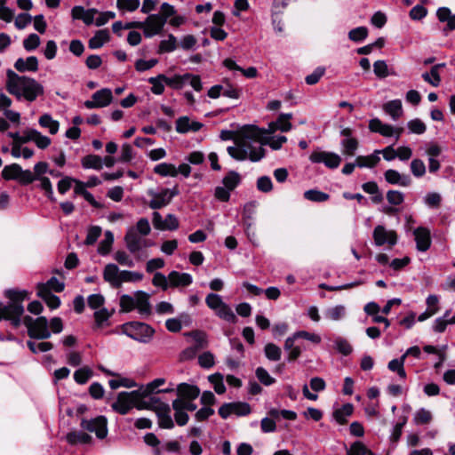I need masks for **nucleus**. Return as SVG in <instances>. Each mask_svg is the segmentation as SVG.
I'll return each mask as SVG.
<instances>
[{
	"mask_svg": "<svg viewBox=\"0 0 455 455\" xmlns=\"http://www.w3.org/2000/svg\"><path fill=\"white\" fill-rule=\"evenodd\" d=\"M103 278L115 288L121 286V271L116 264L109 263L106 265L103 270Z\"/></svg>",
	"mask_w": 455,
	"mask_h": 455,
	"instance_id": "obj_18",
	"label": "nucleus"
},
{
	"mask_svg": "<svg viewBox=\"0 0 455 455\" xmlns=\"http://www.w3.org/2000/svg\"><path fill=\"white\" fill-rule=\"evenodd\" d=\"M4 295L9 302L4 305L0 301V322L9 321L12 328L18 329L25 311L23 301L29 299L30 293L26 290L7 289Z\"/></svg>",
	"mask_w": 455,
	"mask_h": 455,
	"instance_id": "obj_2",
	"label": "nucleus"
},
{
	"mask_svg": "<svg viewBox=\"0 0 455 455\" xmlns=\"http://www.w3.org/2000/svg\"><path fill=\"white\" fill-rule=\"evenodd\" d=\"M110 40V35L108 29L96 31L94 36L89 39L88 47L92 50L101 48L104 44Z\"/></svg>",
	"mask_w": 455,
	"mask_h": 455,
	"instance_id": "obj_22",
	"label": "nucleus"
},
{
	"mask_svg": "<svg viewBox=\"0 0 455 455\" xmlns=\"http://www.w3.org/2000/svg\"><path fill=\"white\" fill-rule=\"evenodd\" d=\"M256 187L262 193H269L273 189V182L268 176H261L257 180Z\"/></svg>",
	"mask_w": 455,
	"mask_h": 455,
	"instance_id": "obj_61",
	"label": "nucleus"
},
{
	"mask_svg": "<svg viewBox=\"0 0 455 455\" xmlns=\"http://www.w3.org/2000/svg\"><path fill=\"white\" fill-rule=\"evenodd\" d=\"M135 308L142 315H150L152 314V307L149 302V294L143 291H137L134 293Z\"/></svg>",
	"mask_w": 455,
	"mask_h": 455,
	"instance_id": "obj_16",
	"label": "nucleus"
},
{
	"mask_svg": "<svg viewBox=\"0 0 455 455\" xmlns=\"http://www.w3.org/2000/svg\"><path fill=\"white\" fill-rule=\"evenodd\" d=\"M293 345H288L286 348L290 349L289 355H288V360L289 361H294L296 360L299 355L301 354V351L303 349H306V346L304 345L303 341H292Z\"/></svg>",
	"mask_w": 455,
	"mask_h": 455,
	"instance_id": "obj_52",
	"label": "nucleus"
},
{
	"mask_svg": "<svg viewBox=\"0 0 455 455\" xmlns=\"http://www.w3.org/2000/svg\"><path fill=\"white\" fill-rule=\"evenodd\" d=\"M372 237L376 246L387 244L388 247H393L398 241L397 233L395 230L387 229L382 225H378L374 228Z\"/></svg>",
	"mask_w": 455,
	"mask_h": 455,
	"instance_id": "obj_8",
	"label": "nucleus"
},
{
	"mask_svg": "<svg viewBox=\"0 0 455 455\" xmlns=\"http://www.w3.org/2000/svg\"><path fill=\"white\" fill-rule=\"evenodd\" d=\"M251 411V406L245 402H233V413L236 416H246Z\"/></svg>",
	"mask_w": 455,
	"mask_h": 455,
	"instance_id": "obj_63",
	"label": "nucleus"
},
{
	"mask_svg": "<svg viewBox=\"0 0 455 455\" xmlns=\"http://www.w3.org/2000/svg\"><path fill=\"white\" fill-rule=\"evenodd\" d=\"M215 314L218 317L228 323H235L237 322L236 315L231 307L225 302L217 311H215Z\"/></svg>",
	"mask_w": 455,
	"mask_h": 455,
	"instance_id": "obj_37",
	"label": "nucleus"
},
{
	"mask_svg": "<svg viewBox=\"0 0 455 455\" xmlns=\"http://www.w3.org/2000/svg\"><path fill=\"white\" fill-rule=\"evenodd\" d=\"M43 287L48 291H54L55 292H62L65 289V284L60 282L57 277L52 276L46 283H38L36 285V291H43Z\"/></svg>",
	"mask_w": 455,
	"mask_h": 455,
	"instance_id": "obj_32",
	"label": "nucleus"
},
{
	"mask_svg": "<svg viewBox=\"0 0 455 455\" xmlns=\"http://www.w3.org/2000/svg\"><path fill=\"white\" fill-rule=\"evenodd\" d=\"M92 375V370L88 366H84L74 372V379L77 384L84 385L89 381Z\"/></svg>",
	"mask_w": 455,
	"mask_h": 455,
	"instance_id": "obj_42",
	"label": "nucleus"
},
{
	"mask_svg": "<svg viewBox=\"0 0 455 455\" xmlns=\"http://www.w3.org/2000/svg\"><path fill=\"white\" fill-rule=\"evenodd\" d=\"M6 76V91L18 100L24 98L26 100L32 102L38 96L44 94L43 85L32 77L20 76L12 69L7 70Z\"/></svg>",
	"mask_w": 455,
	"mask_h": 455,
	"instance_id": "obj_1",
	"label": "nucleus"
},
{
	"mask_svg": "<svg viewBox=\"0 0 455 455\" xmlns=\"http://www.w3.org/2000/svg\"><path fill=\"white\" fill-rule=\"evenodd\" d=\"M425 204L430 208H439L442 203V196L439 193H427L424 197Z\"/></svg>",
	"mask_w": 455,
	"mask_h": 455,
	"instance_id": "obj_60",
	"label": "nucleus"
},
{
	"mask_svg": "<svg viewBox=\"0 0 455 455\" xmlns=\"http://www.w3.org/2000/svg\"><path fill=\"white\" fill-rule=\"evenodd\" d=\"M154 172L162 177H176L178 175L176 166L169 163H161L156 164L154 168Z\"/></svg>",
	"mask_w": 455,
	"mask_h": 455,
	"instance_id": "obj_35",
	"label": "nucleus"
},
{
	"mask_svg": "<svg viewBox=\"0 0 455 455\" xmlns=\"http://www.w3.org/2000/svg\"><path fill=\"white\" fill-rule=\"evenodd\" d=\"M138 397H140L138 392H120L117 395L116 401L112 404V409L121 415H126L132 407H135Z\"/></svg>",
	"mask_w": 455,
	"mask_h": 455,
	"instance_id": "obj_7",
	"label": "nucleus"
},
{
	"mask_svg": "<svg viewBox=\"0 0 455 455\" xmlns=\"http://www.w3.org/2000/svg\"><path fill=\"white\" fill-rule=\"evenodd\" d=\"M114 310L109 312L107 308L102 307L99 310L95 311L93 314L95 325L97 328H100L107 323V325H109L108 323V319L112 316Z\"/></svg>",
	"mask_w": 455,
	"mask_h": 455,
	"instance_id": "obj_44",
	"label": "nucleus"
},
{
	"mask_svg": "<svg viewBox=\"0 0 455 455\" xmlns=\"http://www.w3.org/2000/svg\"><path fill=\"white\" fill-rule=\"evenodd\" d=\"M241 175L235 171H229L222 179V184L228 190H235L241 183Z\"/></svg>",
	"mask_w": 455,
	"mask_h": 455,
	"instance_id": "obj_30",
	"label": "nucleus"
},
{
	"mask_svg": "<svg viewBox=\"0 0 455 455\" xmlns=\"http://www.w3.org/2000/svg\"><path fill=\"white\" fill-rule=\"evenodd\" d=\"M124 242L128 251L131 253H137L141 249V243L144 246H149L151 243L147 239H141L134 228H130L124 235Z\"/></svg>",
	"mask_w": 455,
	"mask_h": 455,
	"instance_id": "obj_13",
	"label": "nucleus"
},
{
	"mask_svg": "<svg viewBox=\"0 0 455 455\" xmlns=\"http://www.w3.org/2000/svg\"><path fill=\"white\" fill-rule=\"evenodd\" d=\"M49 170V164L46 162H38L34 166V172H32V180L29 181V185L32 184L37 179L44 177V174L47 173Z\"/></svg>",
	"mask_w": 455,
	"mask_h": 455,
	"instance_id": "obj_53",
	"label": "nucleus"
},
{
	"mask_svg": "<svg viewBox=\"0 0 455 455\" xmlns=\"http://www.w3.org/2000/svg\"><path fill=\"white\" fill-rule=\"evenodd\" d=\"M306 199L313 202H325L329 199V195L319 190L310 189L304 193Z\"/></svg>",
	"mask_w": 455,
	"mask_h": 455,
	"instance_id": "obj_58",
	"label": "nucleus"
},
{
	"mask_svg": "<svg viewBox=\"0 0 455 455\" xmlns=\"http://www.w3.org/2000/svg\"><path fill=\"white\" fill-rule=\"evenodd\" d=\"M346 314V308L342 305H337L335 307L327 308L324 312V315L327 318L332 321H339L342 317H344Z\"/></svg>",
	"mask_w": 455,
	"mask_h": 455,
	"instance_id": "obj_49",
	"label": "nucleus"
},
{
	"mask_svg": "<svg viewBox=\"0 0 455 455\" xmlns=\"http://www.w3.org/2000/svg\"><path fill=\"white\" fill-rule=\"evenodd\" d=\"M155 412L158 418V425L161 428L172 429L174 427V422L171 417V407L168 403H161Z\"/></svg>",
	"mask_w": 455,
	"mask_h": 455,
	"instance_id": "obj_15",
	"label": "nucleus"
},
{
	"mask_svg": "<svg viewBox=\"0 0 455 455\" xmlns=\"http://www.w3.org/2000/svg\"><path fill=\"white\" fill-rule=\"evenodd\" d=\"M81 163L84 169H94L97 171L102 169V158L98 155H87L82 158Z\"/></svg>",
	"mask_w": 455,
	"mask_h": 455,
	"instance_id": "obj_34",
	"label": "nucleus"
},
{
	"mask_svg": "<svg viewBox=\"0 0 455 455\" xmlns=\"http://www.w3.org/2000/svg\"><path fill=\"white\" fill-rule=\"evenodd\" d=\"M172 407L174 411V419L178 426L183 427L188 424L189 416L180 405V400H173Z\"/></svg>",
	"mask_w": 455,
	"mask_h": 455,
	"instance_id": "obj_29",
	"label": "nucleus"
},
{
	"mask_svg": "<svg viewBox=\"0 0 455 455\" xmlns=\"http://www.w3.org/2000/svg\"><path fill=\"white\" fill-rule=\"evenodd\" d=\"M208 380L213 385L214 391L218 395H222L226 392V387L223 382V375L216 372L208 377Z\"/></svg>",
	"mask_w": 455,
	"mask_h": 455,
	"instance_id": "obj_47",
	"label": "nucleus"
},
{
	"mask_svg": "<svg viewBox=\"0 0 455 455\" xmlns=\"http://www.w3.org/2000/svg\"><path fill=\"white\" fill-rule=\"evenodd\" d=\"M347 455H374L372 451H369L366 446L361 442L354 443L350 449L347 451Z\"/></svg>",
	"mask_w": 455,
	"mask_h": 455,
	"instance_id": "obj_56",
	"label": "nucleus"
},
{
	"mask_svg": "<svg viewBox=\"0 0 455 455\" xmlns=\"http://www.w3.org/2000/svg\"><path fill=\"white\" fill-rule=\"evenodd\" d=\"M175 392L177 395V398L175 400L181 401L196 400L201 394L198 386L187 382L178 384Z\"/></svg>",
	"mask_w": 455,
	"mask_h": 455,
	"instance_id": "obj_12",
	"label": "nucleus"
},
{
	"mask_svg": "<svg viewBox=\"0 0 455 455\" xmlns=\"http://www.w3.org/2000/svg\"><path fill=\"white\" fill-rule=\"evenodd\" d=\"M284 132V113H280L275 121L268 124L267 129L254 124H247L241 128L240 135L243 139L251 140L261 145L269 143L270 137L276 131Z\"/></svg>",
	"mask_w": 455,
	"mask_h": 455,
	"instance_id": "obj_3",
	"label": "nucleus"
},
{
	"mask_svg": "<svg viewBox=\"0 0 455 455\" xmlns=\"http://www.w3.org/2000/svg\"><path fill=\"white\" fill-rule=\"evenodd\" d=\"M384 176L386 181L392 185L408 187L411 184L410 177L399 173L396 170L389 169L385 172Z\"/></svg>",
	"mask_w": 455,
	"mask_h": 455,
	"instance_id": "obj_21",
	"label": "nucleus"
},
{
	"mask_svg": "<svg viewBox=\"0 0 455 455\" xmlns=\"http://www.w3.org/2000/svg\"><path fill=\"white\" fill-rule=\"evenodd\" d=\"M38 122L42 127L48 128L51 134H56L59 131V122L53 120L49 114L42 115Z\"/></svg>",
	"mask_w": 455,
	"mask_h": 455,
	"instance_id": "obj_41",
	"label": "nucleus"
},
{
	"mask_svg": "<svg viewBox=\"0 0 455 455\" xmlns=\"http://www.w3.org/2000/svg\"><path fill=\"white\" fill-rule=\"evenodd\" d=\"M188 73L184 75L176 74L172 77L164 75L162 78L164 80V84L173 90H181L187 81L189 80Z\"/></svg>",
	"mask_w": 455,
	"mask_h": 455,
	"instance_id": "obj_25",
	"label": "nucleus"
},
{
	"mask_svg": "<svg viewBox=\"0 0 455 455\" xmlns=\"http://www.w3.org/2000/svg\"><path fill=\"white\" fill-rule=\"evenodd\" d=\"M256 377L265 386H270L275 383V379L272 378L267 371L263 367H258L255 371Z\"/></svg>",
	"mask_w": 455,
	"mask_h": 455,
	"instance_id": "obj_64",
	"label": "nucleus"
},
{
	"mask_svg": "<svg viewBox=\"0 0 455 455\" xmlns=\"http://www.w3.org/2000/svg\"><path fill=\"white\" fill-rule=\"evenodd\" d=\"M417 249L420 251H426L431 245V236L428 228L424 227L417 228L414 232Z\"/></svg>",
	"mask_w": 455,
	"mask_h": 455,
	"instance_id": "obj_17",
	"label": "nucleus"
},
{
	"mask_svg": "<svg viewBox=\"0 0 455 455\" xmlns=\"http://www.w3.org/2000/svg\"><path fill=\"white\" fill-rule=\"evenodd\" d=\"M380 161L379 156L375 152L370 156H359L355 158L356 165L360 168H372Z\"/></svg>",
	"mask_w": 455,
	"mask_h": 455,
	"instance_id": "obj_36",
	"label": "nucleus"
},
{
	"mask_svg": "<svg viewBox=\"0 0 455 455\" xmlns=\"http://www.w3.org/2000/svg\"><path fill=\"white\" fill-rule=\"evenodd\" d=\"M359 147V141L355 138H344L341 140V151L344 156H354Z\"/></svg>",
	"mask_w": 455,
	"mask_h": 455,
	"instance_id": "obj_33",
	"label": "nucleus"
},
{
	"mask_svg": "<svg viewBox=\"0 0 455 455\" xmlns=\"http://www.w3.org/2000/svg\"><path fill=\"white\" fill-rule=\"evenodd\" d=\"M309 159L313 163H323L331 169L337 168L341 162V158L338 154L326 151H314L310 155Z\"/></svg>",
	"mask_w": 455,
	"mask_h": 455,
	"instance_id": "obj_11",
	"label": "nucleus"
},
{
	"mask_svg": "<svg viewBox=\"0 0 455 455\" xmlns=\"http://www.w3.org/2000/svg\"><path fill=\"white\" fill-rule=\"evenodd\" d=\"M28 336L31 339L44 340L48 339L52 336V332L49 329V321L45 316L36 317V322L34 323L32 328H29Z\"/></svg>",
	"mask_w": 455,
	"mask_h": 455,
	"instance_id": "obj_9",
	"label": "nucleus"
},
{
	"mask_svg": "<svg viewBox=\"0 0 455 455\" xmlns=\"http://www.w3.org/2000/svg\"><path fill=\"white\" fill-rule=\"evenodd\" d=\"M353 410L354 407L351 403H346L333 412V417L337 422L343 425L347 422V418L352 415Z\"/></svg>",
	"mask_w": 455,
	"mask_h": 455,
	"instance_id": "obj_40",
	"label": "nucleus"
},
{
	"mask_svg": "<svg viewBox=\"0 0 455 455\" xmlns=\"http://www.w3.org/2000/svg\"><path fill=\"white\" fill-rule=\"evenodd\" d=\"M80 427L83 430L94 433L98 439H105L108 436V419L106 416L100 415L94 419H81Z\"/></svg>",
	"mask_w": 455,
	"mask_h": 455,
	"instance_id": "obj_6",
	"label": "nucleus"
},
{
	"mask_svg": "<svg viewBox=\"0 0 455 455\" xmlns=\"http://www.w3.org/2000/svg\"><path fill=\"white\" fill-rule=\"evenodd\" d=\"M169 192L170 188H163L159 193H156L152 189L148 190V195L153 196V199L148 203L149 208L158 210L168 205L171 203L168 197Z\"/></svg>",
	"mask_w": 455,
	"mask_h": 455,
	"instance_id": "obj_14",
	"label": "nucleus"
},
{
	"mask_svg": "<svg viewBox=\"0 0 455 455\" xmlns=\"http://www.w3.org/2000/svg\"><path fill=\"white\" fill-rule=\"evenodd\" d=\"M4 180H17L21 186L29 185L32 180V172L30 170H23L22 167L16 163L5 165L1 172Z\"/></svg>",
	"mask_w": 455,
	"mask_h": 455,
	"instance_id": "obj_5",
	"label": "nucleus"
},
{
	"mask_svg": "<svg viewBox=\"0 0 455 455\" xmlns=\"http://www.w3.org/2000/svg\"><path fill=\"white\" fill-rule=\"evenodd\" d=\"M383 110L394 120H397L403 116V106L400 100H390L383 105Z\"/></svg>",
	"mask_w": 455,
	"mask_h": 455,
	"instance_id": "obj_26",
	"label": "nucleus"
},
{
	"mask_svg": "<svg viewBox=\"0 0 455 455\" xmlns=\"http://www.w3.org/2000/svg\"><path fill=\"white\" fill-rule=\"evenodd\" d=\"M406 358V355H403L399 359H393L388 363V369L392 371L397 372L400 378L405 379L406 372L404 370V361Z\"/></svg>",
	"mask_w": 455,
	"mask_h": 455,
	"instance_id": "obj_43",
	"label": "nucleus"
},
{
	"mask_svg": "<svg viewBox=\"0 0 455 455\" xmlns=\"http://www.w3.org/2000/svg\"><path fill=\"white\" fill-rule=\"evenodd\" d=\"M40 45V37L38 35L32 33L23 40V47L27 52H33Z\"/></svg>",
	"mask_w": 455,
	"mask_h": 455,
	"instance_id": "obj_55",
	"label": "nucleus"
},
{
	"mask_svg": "<svg viewBox=\"0 0 455 455\" xmlns=\"http://www.w3.org/2000/svg\"><path fill=\"white\" fill-rule=\"evenodd\" d=\"M102 229L99 226H91L88 228L84 244L87 246L93 245L100 236Z\"/></svg>",
	"mask_w": 455,
	"mask_h": 455,
	"instance_id": "obj_50",
	"label": "nucleus"
},
{
	"mask_svg": "<svg viewBox=\"0 0 455 455\" xmlns=\"http://www.w3.org/2000/svg\"><path fill=\"white\" fill-rule=\"evenodd\" d=\"M113 243L114 235L111 231L108 230L105 232V238L99 244L98 252L103 256L109 254Z\"/></svg>",
	"mask_w": 455,
	"mask_h": 455,
	"instance_id": "obj_39",
	"label": "nucleus"
},
{
	"mask_svg": "<svg viewBox=\"0 0 455 455\" xmlns=\"http://www.w3.org/2000/svg\"><path fill=\"white\" fill-rule=\"evenodd\" d=\"M205 303L209 308L217 311L224 304V301L219 294L209 293L206 296Z\"/></svg>",
	"mask_w": 455,
	"mask_h": 455,
	"instance_id": "obj_59",
	"label": "nucleus"
},
{
	"mask_svg": "<svg viewBox=\"0 0 455 455\" xmlns=\"http://www.w3.org/2000/svg\"><path fill=\"white\" fill-rule=\"evenodd\" d=\"M177 38L172 35H168V39L162 40L159 44L157 53L163 54L165 52H172L177 49Z\"/></svg>",
	"mask_w": 455,
	"mask_h": 455,
	"instance_id": "obj_38",
	"label": "nucleus"
},
{
	"mask_svg": "<svg viewBox=\"0 0 455 455\" xmlns=\"http://www.w3.org/2000/svg\"><path fill=\"white\" fill-rule=\"evenodd\" d=\"M120 328L122 333L141 343H148L156 332L149 324L138 321L124 323Z\"/></svg>",
	"mask_w": 455,
	"mask_h": 455,
	"instance_id": "obj_4",
	"label": "nucleus"
},
{
	"mask_svg": "<svg viewBox=\"0 0 455 455\" xmlns=\"http://www.w3.org/2000/svg\"><path fill=\"white\" fill-rule=\"evenodd\" d=\"M422 78L426 83L431 84L434 87H438L441 84L440 73L436 70V68H431L429 73H423Z\"/></svg>",
	"mask_w": 455,
	"mask_h": 455,
	"instance_id": "obj_51",
	"label": "nucleus"
},
{
	"mask_svg": "<svg viewBox=\"0 0 455 455\" xmlns=\"http://www.w3.org/2000/svg\"><path fill=\"white\" fill-rule=\"evenodd\" d=\"M436 16L441 22H447L450 30L455 29V14H452L447 7H441L436 12Z\"/></svg>",
	"mask_w": 455,
	"mask_h": 455,
	"instance_id": "obj_31",
	"label": "nucleus"
},
{
	"mask_svg": "<svg viewBox=\"0 0 455 455\" xmlns=\"http://www.w3.org/2000/svg\"><path fill=\"white\" fill-rule=\"evenodd\" d=\"M368 29L365 27H358L349 31L348 37L354 42L363 41L367 37Z\"/></svg>",
	"mask_w": 455,
	"mask_h": 455,
	"instance_id": "obj_62",
	"label": "nucleus"
},
{
	"mask_svg": "<svg viewBox=\"0 0 455 455\" xmlns=\"http://www.w3.org/2000/svg\"><path fill=\"white\" fill-rule=\"evenodd\" d=\"M66 441L68 444H91L93 442L92 436L84 431L73 430L66 435Z\"/></svg>",
	"mask_w": 455,
	"mask_h": 455,
	"instance_id": "obj_19",
	"label": "nucleus"
},
{
	"mask_svg": "<svg viewBox=\"0 0 455 455\" xmlns=\"http://www.w3.org/2000/svg\"><path fill=\"white\" fill-rule=\"evenodd\" d=\"M121 312L129 313L135 308V299L128 294L120 297Z\"/></svg>",
	"mask_w": 455,
	"mask_h": 455,
	"instance_id": "obj_54",
	"label": "nucleus"
},
{
	"mask_svg": "<svg viewBox=\"0 0 455 455\" xmlns=\"http://www.w3.org/2000/svg\"><path fill=\"white\" fill-rule=\"evenodd\" d=\"M92 99L94 100L96 103L101 104L100 108H105L113 100L112 91L108 88L100 89L92 94Z\"/></svg>",
	"mask_w": 455,
	"mask_h": 455,
	"instance_id": "obj_27",
	"label": "nucleus"
},
{
	"mask_svg": "<svg viewBox=\"0 0 455 455\" xmlns=\"http://www.w3.org/2000/svg\"><path fill=\"white\" fill-rule=\"evenodd\" d=\"M411 172L416 178L423 177L426 173V166L422 160L416 158L411 162Z\"/></svg>",
	"mask_w": 455,
	"mask_h": 455,
	"instance_id": "obj_57",
	"label": "nucleus"
},
{
	"mask_svg": "<svg viewBox=\"0 0 455 455\" xmlns=\"http://www.w3.org/2000/svg\"><path fill=\"white\" fill-rule=\"evenodd\" d=\"M161 403H164V402H162L161 399L156 396H151L149 401H145L144 398H140L136 400L135 408L140 411L148 410L156 411V410L160 407Z\"/></svg>",
	"mask_w": 455,
	"mask_h": 455,
	"instance_id": "obj_28",
	"label": "nucleus"
},
{
	"mask_svg": "<svg viewBox=\"0 0 455 455\" xmlns=\"http://www.w3.org/2000/svg\"><path fill=\"white\" fill-rule=\"evenodd\" d=\"M43 289L44 290L41 291H36V295L41 298L52 310L59 308L61 304L60 299L46 288L43 287Z\"/></svg>",
	"mask_w": 455,
	"mask_h": 455,
	"instance_id": "obj_24",
	"label": "nucleus"
},
{
	"mask_svg": "<svg viewBox=\"0 0 455 455\" xmlns=\"http://www.w3.org/2000/svg\"><path fill=\"white\" fill-rule=\"evenodd\" d=\"M168 280L171 287L183 286L187 287L193 282L192 276L188 273H180L178 271H172L168 275Z\"/></svg>",
	"mask_w": 455,
	"mask_h": 455,
	"instance_id": "obj_20",
	"label": "nucleus"
},
{
	"mask_svg": "<svg viewBox=\"0 0 455 455\" xmlns=\"http://www.w3.org/2000/svg\"><path fill=\"white\" fill-rule=\"evenodd\" d=\"M283 12L284 0H273L271 6V23L276 34H282L283 31Z\"/></svg>",
	"mask_w": 455,
	"mask_h": 455,
	"instance_id": "obj_10",
	"label": "nucleus"
},
{
	"mask_svg": "<svg viewBox=\"0 0 455 455\" xmlns=\"http://www.w3.org/2000/svg\"><path fill=\"white\" fill-rule=\"evenodd\" d=\"M266 357L270 361H278L282 356L281 348L274 343H267L264 348Z\"/></svg>",
	"mask_w": 455,
	"mask_h": 455,
	"instance_id": "obj_48",
	"label": "nucleus"
},
{
	"mask_svg": "<svg viewBox=\"0 0 455 455\" xmlns=\"http://www.w3.org/2000/svg\"><path fill=\"white\" fill-rule=\"evenodd\" d=\"M302 341L308 340L314 344H319L321 342V337L318 334L307 332L306 331H300L294 333L291 337L286 339V347L288 345H293L292 341Z\"/></svg>",
	"mask_w": 455,
	"mask_h": 455,
	"instance_id": "obj_23",
	"label": "nucleus"
},
{
	"mask_svg": "<svg viewBox=\"0 0 455 455\" xmlns=\"http://www.w3.org/2000/svg\"><path fill=\"white\" fill-rule=\"evenodd\" d=\"M148 27L154 28V31L157 30V34H160L164 28L165 22L164 19L160 17V14H150L144 22Z\"/></svg>",
	"mask_w": 455,
	"mask_h": 455,
	"instance_id": "obj_45",
	"label": "nucleus"
},
{
	"mask_svg": "<svg viewBox=\"0 0 455 455\" xmlns=\"http://www.w3.org/2000/svg\"><path fill=\"white\" fill-rule=\"evenodd\" d=\"M164 74H159L156 76L149 77L148 82L152 84L151 92L156 95H161L164 92V80L162 78Z\"/></svg>",
	"mask_w": 455,
	"mask_h": 455,
	"instance_id": "obj_46",
	"label": "nucleus"
}]
</instances>
